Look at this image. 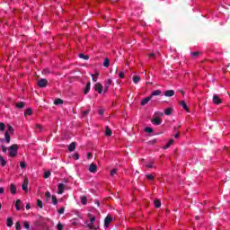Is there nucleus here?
Here are the masks:
<instances>
[{"mask_svg":"<svg viewBox=\"0 0 230 230\" xmlns=\"http://www.w3.org/2000/svg\"><path fill=\"white\" fill-rule=\"evenodd\" d=\"M17 152H19V146L16 144L9 146V157H15L17 155Z\"/></svg>","mask_w":230,"mask_h":230,"instance_id":"nucleus-1","label":"nucleus"},{"mask_svg":"<svg viewBox=\"0 0 230 230\" xmlns=\"http://www.w3.org/2000/svg\"><path fill=\"white\" fill-rule=\"evenodd\" d=\"M212 103H214V105H220V103H222V99H220L217 93H214L212 97Z\"/></svg>","mask_w":230,"mask_h":230,"instance_id":"nucleus-2","label":"nucleus"},{"mask_svg":"<svg viewBox=\"0 0 230 230\" xmlns=\"http://www.w3.org/2000/svg\"><path fill=\"white\" fill-rule=\"evenodd\" d=\"M94 91L99 93V94H102V93H103V85L100 83L95 84Z\"/></svg>","mask_w":230,"mask_h":230,"instance_id":"nucleus-3","label":"nucleus"},{"mask_svg":"<svg viewBox=\"0 0 230 230\" xmlns=\"http://www.w3.org/2000/svg\"><path fill=\"white\" fill-rule=\"evenodd\" d=\"M9 190L12 195H17V186H15L13 183L10 184Z\"/></svg>","mask_w":230,"mask_h":230,"instance_id":"nucleus-4","label":"nucleus"},{"mask_svg":"<svg viewBox=\"0 0 230 230\" xmlns=\"http://www.w3.org/2000/svg\"><path fill=\"white\" fill-rule=\"evenodd\" d=\"M39 87L44 88L48 85V80L41 78L38 81Z\"/></svg>","mask_w":230,"mask_h":230,"instance_id":"nucleus-5","label":"nucleus"},{"mask_svg":"<svg viewBox=\"0 0 230 230\" xmlns=\"http://www.w3.org/2000/svg\"><path fill=\"white\" fill-rule=\"evenodd\" d=\"M111 222H112V218L111 217V216H107L104 219L105 229L109 228V226H111Z\"/></svg>","mask_w":230,"mask_h":230,"instance_id":"nucleus-6","label":"nucleus"},{"mask_svg":"<svg viewBox=\"0 0 230 230\" xmlns=\"http://www.w3.org/2000/svg\"><path fill=\"white\" fill-rule=\"evenodd\" d=\"M64 190H66V185H64V183H59L58 185V195H62V193H64Z\"/></svg>","mask_w":230,"mask_h":230,"instance_id":"nucleus-7","label":"nucleus"},{"mask_svg":"<svg viewBox=\"0 0 230 230\" xmlns=\"http://www.w3.org/2000/svg\"><path fill=\"white\" fill-rule=\"evenodd\" d=\"M98 170V166L95 164H91L90 166H89V172L91 173H96Z\"/></svg>","mask_w":230,"mask_h":230,"instance_id":"nucleus-8","label":"nucleus"},{"mask_svg":"<svg viewBox=\"0 0 230 230\" xmlns=\"http://www.w3.org/2000/svg\"><path fill=\"white\" fill-rule=\"evenodd\" d=\"M30 183V181L28 180V178H25L23 181V183L22 185V189L23 190V191H28V184Z\"/></svg>","mask_w":230,"mask_h":230,"instance_id":"nucleus-9","label":"nucleus"},{"mask_svg":"<svg viewBox=\"0 0 230 230\" xmlns=\"http://www.w3.org/2000/svg\"><path fill=\"white\" fill-rule=\"evenodd\" d=\"M111 84H112V79H108L104 84V93H108Z\"/></svg>","mask_w":230,"mask_h":230,"instance_id":"nucleus-10","label":"nucleus"},{"mask_svg":"<svg viewBox=\"0 0 230 230\" xmlns=\"http://www.w3.org/2000/svg\"><path fill=\"white\" fill-rule=\"evenodd\" d=\"M175 95V91L173 90H167L164 93V96H166L167 98H172V96Z\"/></svg>","mask_w":230,"mask_h":230,"instance_id":"nucleus-11","label":"nucleus"},{"mask_svg":"<svg viewBox=\"0 0 230 230\" xmlns=\"http://www.w3.org/2000/svg\"><path fill=\"white\" fill-rule=\"evenodd\" d=\"M150 100H152V95H149L147 97H146L145 99L142 100L141 102V105L145 106L148 103V102H150Z\"/></svg>","mask_w":230,"mask_h":230,"instance_id":"nucleus-12","label":"nucleus"},{"mask_svg":"<svg viewBox=\"0 0 230 230\" xmlns=\"http://www.w3.org/2000/svg\"><path fill=\"white\" fill-rule=\"evenodd\" d=\"M4 139H2V141H5V143H10L11 141V137H10V133L8 131H5L4 133Z\"/></svg>","mask_w":230,"mask_h":230,"instance_id":"nucleus-13","label":"nucleus"},{"mask_svg":"<svg viewBox=\"0 0 230 230\" xmlns=\"http://www.w3.org/2000/svg\"><path fill=\"white\" fill-rule=\"evenodd\" d=\"M68 150H69V152H75V150H76V143L75 142H72L68 146Z\"/></svg>","mask_w":230,"mask_h":230,"instance_id":"nucleus-14","label":"nucleus"},{"mask_svg":"<svg viewBox=\"0 0 230 230\" xmlns=\"http://www.w3.org/2000/svg\"><path fill=\"white\" fill-rule=\"evenodd\" d=\"M152 123L154 125H161L163 123V119H159V118H155L153 120H152Z\"/></svg>","mask_w":230,"mask_h":230,"instance_id":"nucleus-15","label":"nucleus"},{"mask_svg":"<svg viewBox=\"0 0 230 230\" xmlns=\"http://www.w3.org/2000/svg\"><path fill=\"white\" fill-rule=\"evenodd\" d=\"M89 91H91V82L86 83V86L84 88V93L88 94Z\"/></svg>","mask_w":230,"mask_h":230,"instance_id":"nucleus-16","label":"nucleus"},{"mask_svg":"<svg viewBox=\"0 0 230 230\" xmlns=\"http://www.w3.org/2000/svg\"><path fill=\"white\" fill-rule=\"evenodd\" d=\"M25 105H26V103H24V102H16L15 103L16 109H24Z\"/></svg>","mask_w":230,"mask_h":230,"instance_id":"nucleus-17","label":"nucleus"},{"mask_svg":"<svg viewBox=\"0 0 230 230\" xmlns=\"http://www.w3.org/2000/svg\"><path fill=\"white\" fill-rule=\"evenodd\" d=\"M180 105L182 106V109H184V111H190V108H188V104H186L185 101H181Z\"/></svg>","mask_w":230,"mask_h":230,"instance_id":"nucleus-18","label":"nucleus"},{"mask_svg":"<svg viewBox=\"0 0 230 230\" xmlns=\"http://www.w3.org/2000/svg\"><path fill=\"white\" fill-rule=\"evenodd\" d=\"M21 204H22V201L21 199H17L15 203V208L17 211H21Z\"/></svg>","mask_w":230,"mask_h":230,"instance_id":"nucleus-19","label":"nucleus"},{"mask_svg":"<svg viewBox=\"0 0 230 230\" xmlns=\"http://www.w3.org/2000/svg\"><path fill=\"white\" fill-rule=\"evenodd\" d=\"M6 226L7 227H12V226H13V219H12V217L6 219Z\"/></svg>","mask_w":230,"mask_h":230,"instance_id":"nucleus-20","label":"nucleus"},{"mask_svg":"<svg viewBox=\"0 0 230 230\" xmlns=\"http://www.w3.org/2000/svg\"><path fill=\"white\" fill-rule=\"evenodd\" d=\"M149 96H152V98L154 96H161V90H155Z\"/></svg>","mask_w":230,"mask_h":230,"instance_id":"nucleus-21","label":"nucleus"},{"mask_svg":"<svg viewBox=\"0 0 230 230\" xmlns=\"http://www.w3.org/2000/svg\"><path fill=\"white\" fill-rule=\"evenodd\" d=\"M53 196H51V192L49 191H46L45 192V200L46 202H48L49 200V199H52Z\"/></svg>","mask_w":230,"mask_h":230,"instance_id":"nucleus-22","label":"nucleus"},{"mask_svg":"<svg viewBox=\"0 0 230 230\" xmlns=\"http://www.w3.org/2000/svg\"><path fill=\"white\" fill-rule=\"evenodd\" d=\"M174 143L173 139H170L169 142L166 143V145L164 146V150H168L169 146H172V144Z\"/></svg>","mask_w":230,"mask_h":230,"instance_id":"nucleus-23","label":"nucleus"},{"mask_svg":"<svg viewBox=\"0 0 230 230\" xmlns=\"http://www.w3.org/2000/svg\"><path fill=\"white\" fill-rule=\"evenodd\" d=\"M105 136L107 137L112 136V130L111 129V128H109V126L106 127Z\"/></svg>","mask_w":230,"mask_h":230,"instance_id":"nucleus-24","label":"nucleus"},{"mask_svg":"<svg viewBox=\"0 0 230 230\" xmlns=\"http://www.w3.org/2000/svg\"><path fill=\"white\" fill-rule=\"evenodd\" d=\"M0 164L3 167L6 166V160H4V157H3V155H0Z\"/></svg>","mask_w":230,"mask_h":230,"instance_id":"nucleus-25","label":"nucleus"},{"mask_svg":"<svg viewBox=\"0 0 230 230\" xmlns=\"http://www.w3.org/2000/svg\"><path fill=\"white\" fill-rule=\"evenodd\" d=\"M7 132H8V133L10 132V134H11L12 136H13V132H14L13 127H12V125H10V124L7 125Z\"/></svg>","mask_w":230,"mask_h":230,"instance_id":"nucleus-26","label":"nucleus"},{"mask_svg":"<svg viewBox=\"0 0 230 230\" xmlns=\"http://www.w3.org/2000/svg\"><path fill=\"white\" fill-rule=\"evenodd\" d=\"M155 208H161V200L160 199H155L154 200Z\"/></svg>","mask_w":230,"mask_h":230,"instance_id":"nucleus-27","label":"nucleus"},{"mask_svg":"<svg viewBox=\"0 0 230 230\" xmlns=\"http://www.w3.org/2000/svg\"><path fill=\"white\" fill-rule=\"evenodd\" d=\"M139 80H141V76H139V75H134L133 76V83L134 84H138Z\"/></svg>","mask_w":230,"mask_h":230,"instance_id":"nucleus-28","label":"nucleus"},{"mask_svg":"<svg viewBox=\"0 0 230 230\" xmlns=\"http://www.w3.org/2000/svg\"><path fill=\"white\" fill-rule=\"evenodd\" d=\"M103 66L105 67H109V66H111V59H109V58H106V59L103 62Z\"/></svg>","mask_w":230,"mask_h":230,"instance_id":"nucleus-29","label":"nucleus"},{"mask_svg":"<svg viewBox=\"0 0 230 230\" xmlns=\"http://www.w3.org/2000/svg\"><path fill=\"white\" fill-rule=\"evenodd\" d=\"M79 58H83V60H89V56L84 55V53L79 54Z\"/></svg>","mask_w":230,"mask_h":230,"instance_id":"nucleus-30","label":"nucleus"},{"mask_svg":"<svg viewBox=\"0 0 230 230\" xmlns=\"http://www.w3.org/2000/svg\"><path fill=\"white\" fill-rule=\"evenodd\" d=\"M81 203L83 204V206H85V204H87V196H83L81 198Z\"/></svg>","mask_w":230,"mask_h":230,"instance_id":"nucleus-31","label":"nucleus"},{"mask_svg":"<svg viewBox=\"0 0 230 230\" xmlns=\"http://www.w3.org/2000/svg\"><path fill=\"white\" fill-rule=\"evenodd\" d=\"M24 114H25V115L27 114V116H31V114H33V111L31 110V108H28V109L25 111Z\"/></svg>","mask_w":230,"mask_h":230,"instance_id":"nucleus-32","label":"nucleus"},{"mask_svg":"<svg viewBox=\"0 0 230 230\" xmlns=\"http://www.w3.org/2000/svg\"><path fill=\"white\" fill-rule=\"evenodd\" d=\"M54 103H55L56 105H62V103H64V101H63L62 99H56V100L54 101Z\"/></svg>","mask_w":230,"mask_h":230,"instance_id":"nucleus-33","label":"nucleus"},{"mask_svg":"<svg viewBox=\"0 0 230 230\" xmlns=\"http://www.w3.org/2000/svg\"><path fill=\"white\" fill-rule=\"evenodd\" d=\"M52 204L54 206H57V204H58V199H57V196H52Z\"/></svg>","mask_w":230,"mask_h":230,"instance_id":"nucleus-34","label":"nucleus"},{"mask_svg":"<svg viewBox=\"0 0 230 230\" xmlns=\"http://www.w3.org/2000/svg\"><path fill=\"white\" fill-rule=\"evenodd\" d=\"M172 108L165 109L164 111L165 116H170L172 114Z\"/></svg>","mask_w":230,"mask_h":230,"instance_id":"nucleus-35","label":"nucleus"},{"mask_svg":"<svg viewBox=\"0 0 230 230\" xmlns=\"http://www.w3.org/2000/svg\"><path fill=\"white\" fill-rule=\"evenodd\" d=\"M51 175V172L47 171L43 174V179H49V177Z\"/></svg>","mask_w":230,"mask_h":230,"instance_id":"nucleus-36","label":"nucleus"},{"mask_svg":"<svg viewBox=\"0 0 230 230\" xmlns=\"http://www.w3.org/2000/svg\"><path fill=\"white\" fill-rule=\"evenodd\" d=\"M6 128V126L4 123L0 122V132H4V129Z\"/></svg>","mask_w":230,"mask_h":230,"instance_id":"nucleus-37","label":"nucleus"},{"mask_svg":"<svg viewBox=\"0 0 230 230\" xmlns=\"http://www.w3.org/2000/svg\"><path fill=\"white\" fill-rule=\"evenodd\" d=\"M174 131L176 134L174 135L175 139L179 138V136H181V131L177 129V128L174 127Z\"/></svg>","mask_w":230,"mask_h":230,"instance_id":"nucleus-38","label":"nucleus"},{"mask_svg":"<svg viewBox=\"0 0 230 230\" xmlns=\"http://www.w3.org/2000/svg\"><path fill=\"white\" fill-rule=\"evenodd\" d=\"M89 217H90V222L92 224H94V222H96V217L91 214H89Z\"/></svg>","mask_w":230,"mask_h":230,"instance_id":"nucleus-39","label":"nucleus"},{"mask_svg":"<svg viewBox=\"0 0 230 230\" xmlns=\"http://www.w3.org/2000/svg\"><path fill=\"white\" fill-rule=\"evenodd\" d=\"M190 55H191L192 57H194V58H197V57H199L200 52H199V51L191 52Z\"/></svg>","mask_w":230,"mask_h":230,"instance_id":"nucleus-40","label":"nucleus"},{"mask_svg":"<svg viewBox=\"0 0 230 230\" xmlns=\"http://www.w3.org/2000/svg\"><path fill=\"white\" fill-rule=\"evenodd\" d=\"M87 227H89L90 230L97 229L96 227H94V223L91 222L87 225Z\"/></svg>","mask_w":230,"mask_h":230,"instance_id":"nucleus-41","label":"nucleus"},{"mask_svg":"<svg viewBox=\"0 0 230 230\" xmlns=\"http://www.w3.org/2000/svg\"><path fill=\"white\" fill-rule=\"evenodd\" d=\"M146 179H147V181H154V174H146Z\"/></svg>","mask_w":230,"mask_h":230,"instance_id":"nucleus-42","label":"nucleus"},{"mask_svg":"<svg viewBox=\"0 0 230 230\" xmlns=\"http://www.w3.org/2000/svg\"><path fill=\"white\" fill-rule=\"evenodd\" d=\"M23 227H24V229H30V223L28 221H24Z\"/></svg>","mask_w":230,"mask_h":230,"instance_id":"nucleus-43","label":"nucleus"},{"mask_svg":"<svg viewBox=\"0 0 230 230\" xmlns=\"http://www.w3.org/2000/svg\"><path fill=\"white\" fill-rule=\"evenodd\" d=\"M89 112H91V109H88V110L83 111V118H86V116L89 114Z\"/></svg>","mask_w":230,"mask_h":230,"instance_id":"nucleus-44","label":"nucleus"},{"mask_svg":"<svg viewBox=\"0 0 230 230\" xmlns=\"http://www.w3.org/2000/svg\"><path fill=\"white\" fill-rule=\"evenodd\" d=\"M37 204H38V207H40V209H42L44 208V205L42 204V200L38 199Z\"/></svg>","mask_w":230,"mask_h":230,"instance_id":"nucleus-45","label":"nucleus"},{"mask_svg":"<svg viewBox=\"0 0 230 230\" xmlns=\"http://www.w3.org/2000/svg\"><path fill=\"white\" fill-rule=\"evenodd\" d=\"M58 230H64V226L62 225V223H58L57 226Z\"/></svg>","mask_w":230,"mask_h":230,"instance_id":"nucleus-46","label":"nucleus"},{"mask_svg":"<svg viewBox=\"0 0 230 230\" xmlns=\"http://www.w3.org/2000/svg\"><path fill=\"white\" fill-rule=\"evenodd\" d=\"M116 173H118V169H113L111 171V177H114V175H116Z\"/></svg>","mask_w":230,"mask_h":230,"instance_id":"nucleus-47","label":"nucleus"},{"mask_svg":"<svg viewBox=\"0 0 230 230\" xmlns=\"http://www.w3.org/2000/svg\"><path fill=\"white\" fill-rule=\"evenodd\" d=\"M145 131L148 134H152V132H154V129L152 128H146Z\"/></svg>","mask_w":230,"mask_h":230,"instance_id":"nucleus-48","label":"nucleus"},{"mask_svg":"<svg viewBox=\"0 0 230 230\" xmlns=\"http://www.w3.org/2000/svg\"><path fill=\"white\" fill-rule=\"evenodd\" d=\"M16 230H21V222L17 221L15 224Z\"/></svg>","mask_w":230,"mask_h":230,"instance_id":"nucleus-49","label":"nucleus"},{"mask_svg":"<svg viewBox=\"0 0 230 230\" xmlns=\"http://www.w3.org/2000/svg\"><path fill=\"white\" fill-rule=\"evenodd\" d=\"M73 157L75 161H78L80 159V155H78V153H75V155H73Z\"/></svg>","mask_w":230,"mask_h":230,"instance_id":"nucleus-50","label":"nucleus"},{"mask_svg":"<svg viewBox=\"0 0 230 230\" xmlns=\"http://www.w3.org/2000/svg\"><path fill=\"white\" fill-rule=\"evenodd\" d=\"M146 168H154V162H150L149 164H146Z\"/></svg>","mask_w":230,"mask_h":230,"instance_id":"nucleus-51","label":"nucleus"},{"mask_svg":"<svg viewBox=\"0 0 230 230\" xmlns=\"http://www.w3.org/2000/svg\"><path fill=\"white\" fill-rule=\"evenodd\" d=\"M64 211H66V208L63 207L58 210L59 215H64Z\"/></svg>","mask_w":230,"mask_h":230,"instance_id":"nucleus-52","label":"nucleus"},{"mask_svg":"<svg viewBox=\"0 0 230 230\" xmlns=\"http://www.w3.org/2000/svg\"><path fill=\"white\" fill-rule=\"evenodd\" d=\"M93 82H98V77L94 75V74H92Z\"/></svg>","mask_w":230,"mask_h":230,"instance_id":"nucleus-53","label":"nucleus"},{"mask_svg":"<svg viewBox=\"0 0 230 230\" xmlns=\"http://www.w3.org/2000/svg\"><path fill=\"white\" fill-rule=\"evenodd\" d=\"M119 78H125V73L123 72L119 73Z\"/></svg>","mask_w":230,"mask_h":230,"instance_id":"nucleus-54","label":"nucleus"},{"mask_svg":"<svg viewBox=\"0 0 230 230\" xmlns=\"http://www.w3.org/2000/svg\"><path fill=\"white\" fill-rule=\"evenodd\" d=\"M20 166H21V168H26V163L21 162Z\"/></svg>","mask_w":230,"mask_h":230,"instance_id":"nucleus-55","label":"nucleus"},{"mask_svg":"<svg viewBox=\"0 0 230 230\" xmlns=\"http://www.w3.org/2000/svg\"><path fill=\"white\" fill-rule=\"evenodd\" d=\"M104 112H105V111H103L102 109L98 111V114H100V116H103Z\"/></svg>","mask_w":230,"mask_h":230,"instance_id":"nucleus-56","label":"nucleus"},{"mask_svg":"<svg viewBox=\"0 0 230 230\" xmlns=\"http://www.w3.org/2000/svg\"><path fill=\"white\" fill-rule=\"evenodd\" d=\"M8 150V148L4 146H2V152H4V154H6V151Z\"/></svg>","mask_w":230,"mask_h":230,"instance_id":"nucleus-57","label":"nucleus"},{"mask_svg":"<svg viewBox=\"0 0 230 230\" xmlns=\"http://www.w3.org/2000/svg\"><path fill=\"white\" fill-rule=\"evenodd\" d=\"M36 128H38V130H42V126H40V124H37Z\"/></svg>","mask_w":230,"mask_h":230,"instance_id":"nucleus-58","label":"nucleus"},{"mask_svg":"<svg viewBox=\"0 0 230 230\" xmlns=\"http://www.w3.org/2000/svg\"><path fill=\"white\" fill-rule=\"evenodd\" d=\"M0 193L1 194L4 193V189L3 187H0Z\"/></svg>","mask_w":230,"mask_h":230,"instance_id":"nucleus-59","label":"nucleus"},{"mask_svg":"<svg viewBox=\"0 0 230 230\" xmlns=\"http://www.w3.org/2000/svg\"><path fill=\"white\" fill-rule=\"evenodd\" d=\"M25 208H26V209H31V207L30 206V204H27V205L25 206Z\"/></svg>","mask_w":230,"mask_h":230,"instance_id":"nucleus-60","label":"nucleus"},{"mask_svg":"<svg viewBox=\"0 0 230 230\" xmlns=\"http://www.w3.org/2000/svg\"><path fill=\"white\" fill-rule=\"evenodd\" d=\"M156 139H154V140H151V141H149V143L151 144V145H154V143H156Z\"/></svg>","mask_w":230,"mask_h":230,"instance_id":"nucleus-61","label":"nucleus"},{"mask_svg":"<svg viewBox=\"0 0 230 230\" xmlns=\"http://www.w3.org/2000/svg\"><path fill=\"white\" fill-rule=\"evenodd\" d=\"M93 157V154L92 153H88V159H91Z\"/></svg>","mask_w":230,"mask_h":230,"instance_id":"nucleus-62","label":"nucleus"},{"mask_svg":"<svg viewBox=\"0 0 230 230\" xmlns=\"http://www.w3.org/2000/svg\"><path fill=\"white\" fill-rule=\"evenodd\" d=\"M149 57H155V53H151V54H149Z\"/></svg>","mask_w":230,"mask_h":230,"instance_id":"nucleus-63","label":"nucleus"},{"mask_svg":"<svg viewBox=\"0 0 230 230\" xmlns=\"http://www.w3.org/2000/svg\"><path fill=\"white\" fill-rule=\"evenodd\" d=\"M63 182L67 183V179H64V180H63Z\"/></svg>","mask_w":230,"mask_h":230,"instance_id":"nucleus-64","label":"nucleus"}]
</instances>
